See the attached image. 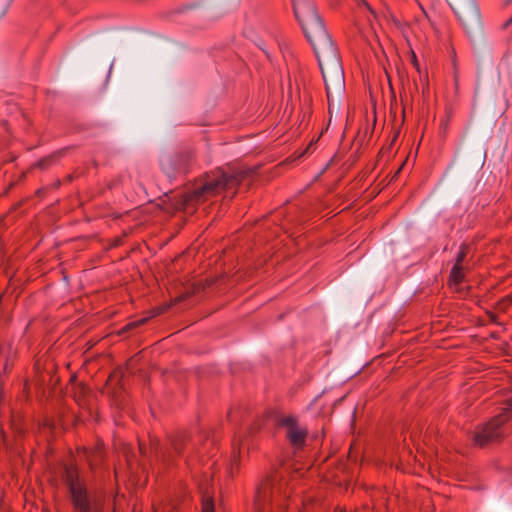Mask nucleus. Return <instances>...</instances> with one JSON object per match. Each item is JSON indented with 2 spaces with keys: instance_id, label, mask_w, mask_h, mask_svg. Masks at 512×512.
Instances as JSON below:
<instances>
[{
  "instance_id": "f257e3e1",
  "label": "nucleus",
  "mask_w": 512,
  "mask_h": 512,
  "mask_svg": "<svg viewBox=\"0 0 512 512\" xmlns=\"http://www.w3.org/2000/svg\"><path fill=\"white\" fill-rule=\"evenodd\" d=\"M272 416L275 425L278 428L285 429V438L294 450H302L306 446L309 431L307 427L300 424L298 416L268 412L264 417L255 418L243 435L235 436L233 440L232 469L239 467L242 450L246 448L249 451L254 447L251 441L252 437L262 429L265 418Z\"/></svg>"
},
{
  "instance_id": "f03ea898",
  "label": "nucleus",
  "mask_w": 512,
  "mask_h": 512,
  "mask_svg": "<svg viewBox=\"0 0 512 512\" xmlns=\"http://www.w3.org/2000/svg\"><path fill=\"white\" fill-rule=\"evenodd\" d=\"M292 3L295 17L298 20L307 40L313 47V50L318 58L319 66L322 68L317 46H320L322 49H327L331 53H335V48L325 28L324 22L319 16L317 8L312 0H292ZM321 71L325 82V89L330 110L331 87L327 81L323 69H321Z\"/></svg>"
},
{
  "instance_id": "7ed1b4c3",
  "label": "nucleus",
  "mask_w": 512,
  "mask_h": 512,
  "mask_svg": "<svg viewBox=\"0 0 512 512\" xmlns=\"http://www.w3.org/2000/svg\"><path fill=\"white\" fill-rule=\"evenodd\" d=\"M289 497L287 483L283 476L273 469L257 484L254 505L258 512H272L274 507L278 512H287Z\"/></svg>"
},
{
  "instance_id": "20e7f679",
  "label": "nucleus",
  "mask_w": 512,
  "mask_h": 512,
  "mask_svg": "<svg viewBox=\"0 0 512 512\" xmlns=\"http://www.w3.org/2000/svg\"><path fill=\"white\" fill-rule=\"evenodd\" d=\"M245 171L226 172L222 169L206 174L203 181L197 184L192 190L187 192L186 200L191 203H202L210 197L219 194L222 191H232L231 197L234 196L235 188L245 178Z\"/></svg>"
},
{
  "instance_id": "39448f33",
  "label": "nucleus",
  "mask_w": 512,
  "mask_h": 512,
  "mask_svg": "<svg viewBox=\"0 0 512 512\" xmlns=\"http://www.w3.org/2000/svg\"><path fill=\"white\" fill-rule=\"evenodd\" d=\"M63 479L70 494L73 512H102V504L92 498L84 483L79 480L75 467L64 465Z\"/></svg>"
},
{
  "instance_id": "423d86ee",
  "label": "nucleus",
  "mask_w": 512,
  "mask_h": 512,
  "mask_svg": "<svg viewBox=\"0 0 512 512\" xmlns=\"http://www.w3.org/2000/svg\"><path fill=\"white\" fill-rule=\"evenodd\" d=\"M195 152L190 148H182L164 156L160 161L162 171L169 179L187 174L195 164Z\"/></svg>"
},
{
  "instance_id": "0eeeda50",
  "label": "nucleus",
  "mask_w": 512,
  "mask_h": 512,
  "mask_svg": "<svg viewBox=\"0 0 512 512\" xmlns=\"http://www.w3.org/2000/svg\"><path fill=\"white\" fill-rule=\"evenodd\" d=\"M169 447H161L160 443L151 440L152 445L155 448L156 457L162 461L167 467L174 466L176 464V458L184 457L186 447L191 441V437L188 433L179 431L173 435L168 436Z\"/></svg>"
},
{
  "instance_id": "6e6552de",
  "label": "nucleus",
  "mask_w": 512,
  "mask_h": 512,
  "mask_svg": "<svg viewBox=\"0 0 512 512\" xmlns=\"http://www.w3.org/2000/svg\"><path fill=\"white\" fill-rule=\"evenodd\" d=\"M509 419L508 415H498L494 417L488 424L482 426V445L484 442L494 441L502 437L504 434V424Z\"/></svg>"
},
{
  "instance_id": "1a4fd4ad",
  "label": "nucleus",
  "mask_w": 512,
  "mask_h": 512,
  "mask_svg": "<svg viewBox=\"0 0 512 512\" xmlns=\"http://www.w3.org/2000/svg\"><path fill=\"white\" fill-rule=\"evenodd\" d=\"M170 307H171L170 305H163V306L155 307L151 311H149V316L143 317L139 320H135V321L128 323L124 327V330L129 331L134 328L140 327V326L146 324L149 319L166 313Z\"/></svg>"
},
{
  "instance_id": "9d476101",
  "label": "nucleus",
  "mask_w": 512,
  "mask_h": 512,
  "mask_svg": "<svg viewBox=\"0 0 512 512\" xmlns=\"http://www.w3.org/2000/svg\"><path fill=\"white\" fill-rule=\"evenodd\" d=\"M462 260L463 255H458L457 263L452 267L450 272L449 283L455 287L459 286L463 282L464 275L462 272V267L460 266Z\"/></svg>"
},
{
  "instance_id": "9b49d317",
  "label": "nucleus",
  "mask_w": 512,
  "mask_h": 512,
  "mask_svg": "<svg viewBox=\"0 0 512 512\" xmlns=\"http://www.w3.org/2000/svg\"><path fill=\"white\" fill-rule=\"evenodd\" d=\"M85 457L89 462L91 468L99 465L104 458L102 447L100 445H97L93 449H85Z\"/></svg>"
},
{
  "instance_id": "f8f14e48",
  "label": "nucleus",
  "mask_w": 512,
  "mask_h": 512,
  "mask_svg": "<svg viewBox=\"0 0 512 512\" xmlns=\"http://www.w3.org/2000/svg\"><path fill=\"white\" fill-rule=\"evenodd\" d=\"M67 150H68V148L61 149V150H59V151H57L55 153H52L49 156H46V157L38 160L37 163L35 164V167H37V168H39L41 170H45V169L49 168L58 159H60V157H62Z\"/></svg>"
},
{
  "instance_id": "ddd939ff",
  "label": "nucleus",
  "mask_w": 512,
  "mask_h": 512,
  "mask_svg": "<svg viewBox=\"0 0 512 512\" xmlns=\"http://www.w3.org/2000/svg\"><path fill=\"white\" fill-rule=\"evenodd\" d=\"M459 21L462 23V26L464 27L466 33L469 35V25L471 24L474 28L477 26V19H478V12L476 9L470 14V16L467 17V19H464L461 15L457 14Z\"/></svg>"
},
{
  "instance_id": "4468645a",
  "label": "nucleus",
  "mask_w": 512,
  "mask_h": 512,
  "mask_svg": "<svg viewBox=\"0 0 512 512\" xmlns=\"http://www.w3.org/2000/svg\"><path fill=\"white\" fill-rule=\"evenodd\" d=\"M201 512H215L214 499L208 493L202 495Z\"/></svg>"
},
{
  "instance_id": "2eb2a0df",
  "label": "nucleus",
  "mask_w": 512,
  "mask_h": 512,
  "mask_svg": "<svg viewBox=\"0 0 512 512\" xmlns=\"http://www.w3.org/2000/svg\"><path fill=\"white\" fill-rule=\"evenodd\" d=\"M497 314L490 311V310H484L482 312V318H481V321H482V326L487 324V323H498L497 322Z\"/></svg>"
},
{
  "instance_id": "dca6fc26",
  "label": "nucleus",
  "mask_w": 512,
  "mask_h": 512,
  "mask_svg": "<svg viewBox=\"0 0 512 512\" xmlns=\"http://www.w3.org/2000/svg\"><path fill=\"white\" fill-rule=\"evenodd\" d=\"M336 88L341 91L344 88V75L343 72L340 71L336 78Z\"/></svg>"
},
{
  "instance_id": "f3484780",
  "label": "nucleus",
  "mask_w": 512,
  "mask_h": 512,
  "mask_svg": "<svg viewBox=\"0 0 512 512\" xmlns=\"http://www.w3.org/2000/svg\"><path fill=\"white\" fill-rule=\"evenodd\" d=\"M507 302L511 303L512 301L511 300H504L502 303L499 304V308L498 309L501 310V311H504L506 309Z\"/></svg>"
},
{
  "instance_id": "a211bd4d",
  "label": "nucleus",
  "mask_w": 512,
  "mask_h": 512,
  "mask_svg": "<svg viewBox=\"0 0 512 512\" xmlns=\"http://www.w3.org/2000/svg\"><path fill=\"white\" fill-rule=\"evenodd\" d=\"M473 439L476 445L480 444V432L475 431Z\"/></svg>"
},
{
  "instance_id": "6ab92c4d",
  "label": "nucleus",
  "mask_w": 512,
  "mask_h": 512,
  "mask_svg": "<svg viewBox=\"0 0 512 512\" xmlns=\"http://www.w3.org/2000/svg\"><path fill=\"white\" fill-rule=\"evenodd\" d=\"M139 450L142 455H146L147 448L144 444L139 443Z\"/></svg>"
},
{
  "instance_id": "aec40b11",
  "label": "nucleus",
  "mask_w": 512,
  "mask_h": 512,
  "mask_svg": "<svg viewBox=\"0 0 512 512\" xmlns=\"http://www.w3.org/2000/svg\"><path fill=\"white\" fill-rule=\"evenodd\" d=\"M189 296L190 295L188 293L183 294V295H181L180 297L177 298V302H181V301L187 299Z\"/></svg>"
},
{
  "instance_id": "412c9836",
  "label": "nucleus",
  "mask_w": 512,
  "mask_h": 512,
  "mask_svg": "<svg viewBox=\"0 0 512 512\" xmlns=\"http://www.w3.org/2000/svg\"><path fill=\"white\" fill-rule=\"evenodd\" d=\"M412 63H413V65H414L417 69H419V64H418V61H417V58H416L415 54H413V60H412Z\"/></svg>"
},
{
  "instance_id": "4be33fe9",
  "label": "nucleus",
  "mask_w": 512,
  "mask_h": 512,
  "mask_svg": "<svg viewBox=\"0 0 512 512\" xmlns=\"http://www.w3.org/2000/svg\"><path fill=\"white\" fill-rule=\"evenodd\" d=\"M512 24V16L503 24V28H507Z\"/></svg>"
},
{
  "instance_id": "5701e85b",
  "label": "nucleus",
  "mask_w": 512,
  "mask_h": 512,
  "mask_svg": "<svg viewBox=\"0 0 512 512\" xmlns=\"http://www.w3.org/2000/svg\"><path fill=\"white\" fill-rule=\"evenodd\" d=\"M185 462H186L187 465H190V462H191V456L190 455L186 456Z\"/></svg>"
},
{
  "instance_id": "b1692460",
  "label": "nucleus",
  "mask_w": 512,
  "mask_h": 512,
  "mask_svg": "<svg viewBox=\"0 0 512 512\" xmlns=\"http://www.w3.org/2000/svg\"><path fill=\"white\" fill-rule=\"evenodd\" d=\"M92 165H93L94 168H98L99 163L97 162V160L93 159L92 160Z\"/></svg>"
},
{
  "instance_id": "393cba45",
  "label": "nucleus",
  "mask_w": 512,
  "mask_h": 512,
  "mask_svg": "<svg viewBox=\"0 0 512 512\" xmlns=\"http://www.w3.org/2000/svg\"><path fill=\"white\" fill-rule=\"evenodd\" d=\"M510 3H512V0H503L504 6H508Z\"/></svg>"
},
{
  "instance_id": "a878e982",
  "label": "nucleus",
  "mask_w": 512,
  "mask_h": 512,
  "mask_svg": "<svg viewBox=\"0 0 512 512\" xmlns=\"http://www.w3.org/2000/svg\"><path fill=\"white\" fill-rule=\"evenodd\" d=\"M233 417H234V414H233V412H232V411H230V412L228 413V418H229V420H230V421H232Z\"/></svg>"
},
{
  "instance_id": "bb28decb",
  "label": "nucleus",
  "mask_w": 512,
  "mask_h": 512,
  "mask_svg": "<svg viewBox=\"0 0 512 512\" xmlns=\"http://www.w3.org/2000/svg\"><path fill=\"white\" fill-rule=\"evenodd\" d=\"M313 145H314V142L309 143V145H308V147L306 149V152H308Z\"/></svg>"
},
{
  "instance_id": "cd10ccee",
  "label": "nucleus",
  "mask_w": 512,
  "mask_h": 512,
  "mask_svg": "<svg viewBox=\"0 0 512 512\" xmlns=\"http://www.w3.org/2000/svg\"><path fill=\"white\" fill-rule=\"evenodd\" d=\"M507 409L512 412V398L510 399V404H509V407Z\"/></svg>"
},
{
  "instance_id": "c85d7f7f",
  "label": "nucleus",
  "mask_w": 512,
  "mask_h": 512,
  "mask_svg": "<svg viewBox=\"0 0 512 512\" xmlns=\"http://www.w3.org/2000/svg\"><path fill=\"white\" fill-rule=\"evenodd\" d=\"M402 166L396 171L394 177H397V175L400 173Z\"/></svg>"
},
{
  "instance_id": "c756f323",
  "label": "nucleus",
  "mask_w": 512,
  "mask_h": 512,
  "mask_svg": "<svg viewBox=\"0 0 512 512\" xmlns=\"http://www.w3.org/2000/svg\"><path fill=\"white\" fill-rule=\"evenodd\" d=\"M397 137H398V133L393 137L392 144L396 141Z\"/></svg>"
},
{
  "instance_id": "7c9ffc66",
  "label": "nucleus",
  "mask_w": 512,
  "mask_h": 512,
  "mask_svg": "<svg viewBox=\"0 0 512 512\" xmlns=\"http://www.w3.org/2000/svg\"><path fill=\"white\" fill-rule=\"evenodd\" d=\"M318 438V436L315 434V435H312V439L316 440Z\"/></svg>"
},
{
  "instance_id": "2f4dec72",
  "label": "nucleus",
  "mask_w": 512,
  "mask_h": 512,
  "mask_svg": "<svg viewBox=\"0 0 512 512\" xmlns=\"http://www.w3.org/2000/svg\"><path fill=\"white\" fill-rule=\"evenodd\" d=\"M490 336H491V337H495V332H491V333H490Z\"/></svg>"
}]
</instances>
